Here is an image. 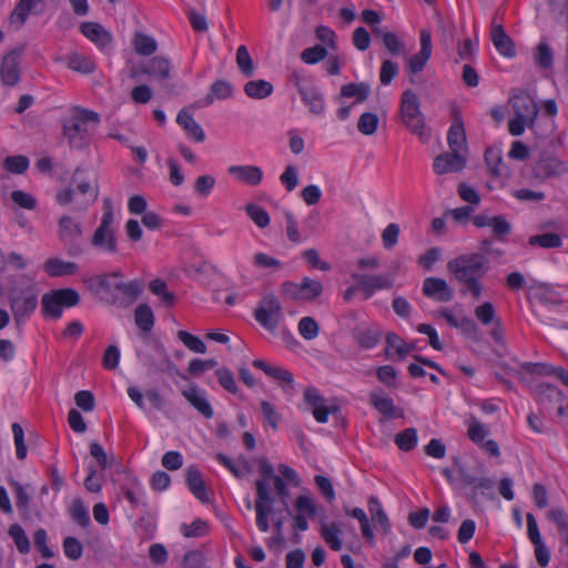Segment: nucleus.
<instances>
[{
    "label": "nucleus",
    "mask_w": 568,
    "mask_h": 568,
    "mask_svg": "<svg viewBox=\"0 0 568 568\" xmlns=\"http://www.w3.org/2000/svg\"><path fill=\"white\" fill-rule=\"evenodd\" d=\"M88 290L109 306L126 308L142 294V280L124 281L122 271L116 270L94 275L85 281Z\"/></svg>",
    "instance_id": "f257e3e1"
},
{
    "label": "nucleus",
    "mask_w": 568,
    "mask_h": 568,
    "mask_svg": "<svg viewBox=\"0 0 568 568\" xmlns=\"http://www.w3.org/2000/svg\"><path fill=\"white\" fill-rule=\"evenodd\" d=\"M447 270L464 286L462 294L469 292L475 300L483 294L481 278L489 271V261L479 253L462 254L447 263Z\"/></svg>",
    "instance_id": "f03ea898"
},
{
    "label": "nucleus",
    "mask_w": 568,
    "mask_h": 568,
    "mask_svg": "<svg viewBox=\"0 0 568 568\" xmlns=\"http://www.w3.org/2000/svg\"><path fill=\"white\" fill-rule=\"evenodd\" d=\"M84 170L78 166L71 176L70 186L60 190L57 193L55 201L60 205L73 203L75 210H87L99 196V185L97 181L83 176Z\"/></svg>",
    "instance_id": "7ed1b4c3"
},
{
    "label": "nucleus",
    "mask_w": 568,
    "mask_h": 568,
    "mask_svg": "<svg viewBox=\"0 0 568 568\" xmlns=\"http://www.w3.org/2000/svg\"><path fill=\"white\" fill-rule=\"evenodd\" d=\"M258 470L262 478L255 481L256 526L261 531L266 532L270 529L268 518L272 513L271 505L273 503V498L270 495L267 480H274V478L278 476L274 474V468L266 457H262L260 459Z\"/></svg>",
    "instance_id": "20e7f679"
},
{
    "label": "nucleus",
    "mask_w": 568,
    "mask_h": 568,
    "mask_svg": "<svg viewBox=\"0 0 568 568\" xmlns=\"http://www.w3.org/2000/svg\"><path fill=\"white\" fill-rule=\"evenodd\" d=\"M399 114L403 124L422 142L428 141L430 136L429 130L426 128L424 115L420 111L419 100L412 89H407L402 93Z\"/></svg>",
    "instance_id": "39448f33"
},
{
    "label": "nucleus",
    "mask_w": 568,
    "mask_h": 568,
    "mask_svg": "<svg viewBox=\"0 0 568 568\" xmlns=\"http://www.w3.org/2000/svg\"><path fill=\"white\" fill-rule=\"evenodd\" d=\"M99 121V114L87 109H81L75 115L65 119L62 123V132L69 145L79 150L84 149L89 144L88 123L98 124Z\"/></svg>",
    "instance_id": "423d86ee"
},
{
    "label": "nucleus",
    "mask_w": 568,
    "mask_h": 568,
    "mask_svg": "<svg viewBox=\"0 0 568 568\" xmlns=\"http://www.w3.org/2000/svg\"><path fill=\"white\" fill-rule=\"evenodd\" d=\"M102 211L101 222L92 234L91 245L101 252L116 254L118 239L115 230L112 226L114 215L110 199H104Z\"/></svg>",
    "instance_id": "0eeeda50"
},
{
    "label": "nucleus",
    "mask_w": 568,
    "mask_h": 568,
    "mask_svg": "<svg viewBox=\"0 0 568 568\" xmlns=\"http://www.w3.org/2000/svg\"><path fill=\"white\" fill-rule=\"evenodd\" d=\"M80 300V294L74 288L52 290L42 296V314L45 318L58 320L62 316L63 308L77 306Z\"/></svg>",
    "instance_id": "6e6552de"
},
{
    "label": "nucleus",
    "mask_w": 568,
    "mask_h": 568,
    "mask_svg": "<svg viewBox=\"0 0 568 568\" xmlns=\"http://www.w3.org/2000/svg\"><path fill=\"white\" fill-rule=\"evenodd\" d=\"M284 317L280 300L273 294H265L254 310L255 321L268 332H275Z\"/></svg>",
    "instance_id": "1a4fd4ad"
},
{
    "label": "nucleus",
    "mask_w": 568,
    "mask_h": 568,
    "mask_svg": "<svg viewBox=\"0 0 568 568\" xmlns=\"http://www.w3.org/2000/svg\"><path fill=\"white\" fill-rule=\"evenodd\" d=\"M280 291L283 296L290 300L311 303L323 293V284L318 280L304 277L301 283L284 281Z\"/></svg>",
    "instance_id": "9d476101"
},
{
    "label": "nucleus",
    "mask_w": 568,
    "mask_h": 568,
    "mask_svg": "<svg viewBox=\"0 0 568 568\" xmlns=\"http://www.w3.org/2000/svg\"><path fill=\"white\" fill-rule=\"evenodd\" d=\"M26 45L21 44L6 53L0 61V82L4 87H16L21 81V57Z\"/></svg>",
    "instance_id": "9b49d317"
},
{
    "label": "nucleus",
    "mask_w": 568,
    "mask_h": 568,
    "mask_svg": "<svg viewBox=\"0 0 568 568\" xmlns=\"http://www.w3.org/2000/svg\"><path fill=\"white\" fill-rule=\"evenodd\" d=\"M568 168L555 156H541L531 168L530 179L534 183H544L548 179L560 176Z\"/></svg>",
    "instance_id": "f8f14e48"
},
{
    "label": "nucleus",
    "mask_w": 568,
    "mask_h": 568,
    "mask_svg": "<svg viewBox=\"0 0 568 568\" xmlns=\"http://www.w3.org/2000/svg\"><path fill=\"white\" fill-rule=\"evenodd\" d=\"M82 235V225L69 215H63L58 222V236L59 240L69 245L68 253L70 255H79L82 250L75 244V241Z\"/></svg>",
    "instance_id": "ddd939ff"
},
{
    "label": "nucleus",
    "mask_w": 568,
    "mask_h": 568,
    "mask_svg": "<svg viewBox=\"0 0 568 568\" xmlns=\"http://www.w3.org/2000/svg\"><path fill=\"white\" fill-rule=\"evenodd\" d=\"M353 280L357 283L365 298H371L376 291L388 290L393 287V280L389 275L378 274H353Z\"/></svg>",
    "instance_id": "4468645a"
},
{
    "label": "nucleus",
    "mask_w": 568,
    "mask_h": 568,
    "mask_svg": "<svg viewBox=\"0 0 568 568\" xmlns=\"http://www.w3.org/2000/svg\"><path fill=\"white\" fill-rule=\"evenodd\" d=\"M423 295L437 302H450L454 298V291L447 282L439 277H426L422 288Z\"/></svg>",
    "instance_id": "2eb2a0df"
},
{
    "label": "nucleus",
    "mask_w": 568,
    "mask_h": 568,
    "mask_svg": "<svg viewBox=\"0 0 568 568\" xmlns=\"http://www.w3.org/2000/svg\"><path fill=\"white\" fill-rule=\"evenodd\" d=\"M466 158L459 152H444L434 159L433 168L436 174L460 172L466 166Z\"/></svg>",
    "instance_id": "dca6fc26"
},
{
    "label": "nucleus",
    "mask_w": 568,
    "mask_h": 568,
    "mask_svg": "<svg viewBox=\"0 0 568 568\" xmlns=\"http://www.w3.org/2000/svg\"><path fill=\"white\" fill-rule=\"evenodd\" d=\"M453 123L447 133V142L453 152H459L466 148V133L460 111L457 106L452 108Z\"/></svg>",
    "instance_id": "f3484780"
},
{
    "label": "nucleus",
    "mask_w": 568,
    "mask_h": 568,
    "mask_svg": "<svg viewBox=\"0 0 568 568\" xmlns=\"http://www.w3.org/2000/svg\"><path fill=\"white\" fill-rule=\"evenodd\" d=\"M369 404L379 414L388 419L400 418L404 415L403 409L395 407L393 398L388 396L383 389L371 392Z\"/></svg>",
    "instance_id": "a211bd4d"
},
{
    "label": "nucleus",
    "mask_w": 568,
    "mask_h": 568,
    "mask_svg": "<svg viewBox=\"0 0 568 568\" xmlns=\"http://www.w3.org/2000/svg\"><path fill=\"white\" fill-rule=\"evenodd\" d=\"M420 50L408 59V70L413 74L422 72L430 59L433 45L432 36L427 30L420 31Z\"/></svg>",
    "instance_id": "6ab92c4d"
},
{
    "label": "nucleus",
    "mask_w": 568,
    "mask_h": 568,
    "mask_svg": "<svg viewBox=\"0 0 568 568\" xmlns=\"http://www.w3.org/2000/svg\"><path fill=\"white\" fill-rule=\"evenodd\" d=\"M185 483L189 490L201 503L206 504L210 501L205 481L201 470L196 466L192 465L185 469Z\"/></svg>",
    "instance_id": "aec40b11"
},
{
    "label": "nucleus",
    "mask_w": 568,
    "mask_h": 568,
    "mask_svg": "<svg viewBox=\"0 0 568 568\" xmlns=\"http://www.w3.org/2000/svg\"><path fill=\"white\" fill-rule=\"evenodd\" d=\"M294 506L298 511L294 517V528L300 531H306L308 529V521L304 514L313 518L317 511L316 505L308 496L301 495L295 499Z\"/></svg>",
    "instance_id": "412c9836"
},
{
    "label": "nucleus",
    "mask_w": 568,
    "mask_h": 568,
    "mask_svg": "<svg viewBox=\"0 0 568 568\" xmlns=\"http://www.w3.org/2000/svg\"><path fill=\"white\" fill-rule=\"evenodd\" d=\"M487 171L490 178H509L510 170L505 164L501 155V151L497 148H487L484 154Z\"/></svg>",
    "instance_id": "4be33fe9"
},
{
    "label": "nucleus",
    "mask_w": 568,
    "mask_h": 568,
    "mask_svg": "<svg viewBox=\"0 0 568 568\" xmlns=\"http://www.w3.org/2000/svg\"><path fill=\"white\" fill-rule=\"evenodd\" d=\"M139 71L142 74L165 80L170 78L171 63L170 60L164 57H153L146 62L141 63Z\"/></svg>",
    "instance_id": "5701e85b"
},
{
    "label": "nucleus",
    "mask_w": 568,
    "mask_h": 568,
    "mask_svg": "<svg viewBox=\"0 0 568 568\" xmlns=\"http://www.w3.org/2000/svg\"><path fill=\"white\" fill-rule=\"evenodd\" d=\"M81 33L92 41L97 47L104 49L108 47L112 37L100 23L97 22H83L80 26Z\"/></svg>",
    "instance_id": "b1692460"
},
{
    "label": "nucleus",
    "mask_w": 568,
    "mask_h": 568,
    "mask_svg": "<svg viewBox=\"0 0 568 568\" xmlns=\"http://www.w3.org/2000/svg\"><path fill=\"white\" fill-rule=\"evenodd\" d=\"M491 41L496 50L504 57L513 58L516 55V48L513 39L506 33L501 24L493 23Z\"/></svg>",
    "instance_id": "393cba45"
},
{
    "label": "nucleus",
    "mask_w": 568,
    "mask_h": 568,
    "mask_svg": "<svg viewBox=\"0 0 568 568\" xmlns=\"http://www.w3.org/2000/svg\"><path fill=\"white\" fill-rule=\"evenodd\" d=\"M253 366L255 368L262 369L268 377L278 382L281 386L284 387L287 385L290 388H293L294 376L290 371L280 366L270 365L263 359H254Z\"/></svg>",
    "instance_id": "a878e982"
},
{
    "label": "nucleus",
    "mask_w": 568,
    "mask_h": 568,
    "mask_svg": "<svg viewBox=\"0 0 568 568\" xmlns=\"http://www.w3.org/2000/svg\"><path fill=\"white\" fill-rule=\"evenodd\" d=\"M227 171L239 181L251 186L258 185L263 179V171L256 165H232Z\"/></svg>",
    "instance_id": "bb28decb"
},
{
    "label": "nucleus",
    "mask_w": 568,
    "mask_h": 568,
    "mask_svg": "<svg viewBox=\"0 0 568 568\" xmlns=\"http://www.w3.org/2000/svg\"><path fill=\"white\" fill-rule=\"evenodd\" d=\"M182 396L192 405L201 415L210 419L214 415V410L209 400L199 393L195 385H192L189 389L182 390Z\"/></svg>",
    "instance_id": "cd10ccee"
},
{
    "label": "nucleus",
    "mask_w": 568,
    "mask_h": 568,
    "mask_svg": "<svg viewBox=\"0 0 568 568\" xmlns=\"http://www.w3.org/2000/svg\"><path fill=\"white\" fill-rule=\"evenodd\" d=\"M301 99L304 104L308 108L310 112L315 115H322L325 110V100L323 94L310 83V88L301 89Z\"/></svg>",
    "instance_id": "c85d7f7f"
},
{
    "label": "nucleus",
    "mask_w": 568,
    "mask_h": 568,
    "mask_svg": "<svg viewBox=\"0 0 568 568\" xmlns=\"http://www.w3.org/2000/svg\"><path fill=\"white\" fill-rule=\"evenodd\" d=\"M44 272L51 277L73 275L78 273L79 265L74 262H67L61 258H48L43 264Z\"/></svg>",
    "instance_id": "c756f323"
},
{
    "label": "nucleus",
    "mask_w": 568,
    "mask_h": 568,
    "mask_svg": "<svg viewBox=\"0 0 568 568\" xmlns=\"http://www.w3.org/2000/svg\"><path fill=\"white\" fill-rule=\"evenodd\" d=\"M564 399V393L557 386L547 383L538 385L537 400L545 409H551L555 403Z\"/></svg>",
    "instance_id": "7c9ffc66"
},
{
    "label": "nucleus",
    "mask_w": 568,
    "mask_h": 568,
    "mask_svg": "<svg viewBox=\"0 0 568 568\" xmlns=\"http://www.w3.org/2000/svg\"><path fill=\"white\" fill-rule=\"evenodd\" d=\"M176 122L194 141L203 142L205 140V132L186 110L183 109L178 113Z\"/></svg>",
    "instance_id": "2f4dec72"
},
{
    "label": "nucleus",
    "mask_w": 568,
    "mask_h": 568,
    "mask_svg": "<svg viewBox=\"0 0 568 568\" xmlns=\"http://www.w3.org/2000/svg\"><path fill=\"white\" fill-rule=\"evenodd\" d=\"M457 471L459 475L460 483L467 487L473 486L475 491H480L484 494L487 490H491L495 486V483L493 479L488 477H476L471 474H469L464 466L458 465Z\"/></svg>",
    "instance_id": "473e14b6"
},
{
    "label": "nucleus",
    "mask_w": 568,
    "mask_h": 568,
    "mask_svg": "<svg viewBox=\"0 0 568 568\" xmlns=\"http://www.w3.org/2000/svg\"><path fill=\"white\" fill-rule=\"evenodd\" d=\"M385 341V354L388 358H392L390 349L395 351L399 359L405 358L413 349H415L414 344L406 343L398 334L393 332L386 335Z\"/></svg>",
    "instance_id": "72a5a7b5"
},
{
    "label": "nucleus",
    "mask_w": 568,
    "mask_h": 568,
    "mask_svg": "<svg viewBox=\"0 0 568 568\" xmlns=\"http://www.w3.org/2000/svg\"><path fill=\"white\" fill-rule=\"evenodd\" d=\"M341 534L339 524L335 521L328 524L323 523L321 525L320 536L333 551H339L343 547V542L339 538Z\"/></svg>",
    "instance_id": "f704fd0d"
},
{
    "label": "nucleus",
    "mask_w": 568,
    "mask_h": 568,
    "mask_svg": "<svg viewBox=\"0 0 568 568\" xmlns=\"http://www.w3.org/2000/svg\"><path fill=\"white\" fill-rule=\"evenodd\" d=\"M38 305V297L33 293H23L11 300V310L16 317L31 314Z\"/></svg>",
    "instance_id": "c9c22d12"
},
{
    "label": "nucleus",
    "mask_w": 568,
    "mask_h": 568,
    "mask_svg": "<svg viewBox=\"0 0 568 568\" xmlns=\"http://www.w3.org/2000/svg\"><path fill=\"white\" fill-rule=\"evenodd\" d=\"M513 108L517 116L525 118L532 122L537 116L538 109L535 101L528 95L516 97Z\"/></svg>",
    "instance_id": "e433bc0d"
},
{
    "label": "nucleus",
    "mask_w": 568,
    "mask_h": 568,
    "mask_svg": "<svg viewBox=\"0 0 568 568\" xmlns=\"http://www.w3.org/2000/svg\"><path fill=\"white\" fill-rule=\"evenodd\" d=\"M134 322L139 329L149 333L153 329L155 318L151 306L146 303L140 304L134 310Z\"/></svg>",
    "instance_id": "4c0bfd02"
},
{
    "label": "nucleus",
    "mask_w": 568,
    "mask_h": 568,
    "mask_svg": "<svg viewBox=\"0 0 568 568\" xmlns=\"http://www.w3.org/2000/svg\"><path fill=\"white\" fill-rule=\"evenodd\" d=\"M371 93V87L365 82H351L342 85L341 95L343 98H355V103L366 101Z\"/></svg>",
    "instance_id": "58836bf2"
},
{
    "label": "nucleus",
    "mask_w": 568,
    "mask_h": 568,
    "mask_svg": "<svg viewBox=\"0 0 568 568\" xmlns=\"http://www.w3.org/2000/svg\"><path fill=\"white\" fill-rule=\"evenodd\" d=\"M67 65L72 71L83 74H91L97 69L94 61L91 58L81 53L70 54L67 60Z\"/></svg>",
    "instance_id": "ea45409f"
},
{
    "label": "nucleus",
    "mask_w": 568,
    "mask_h": 568,
    "mask_svg": "<svg viewBox=\"0 0 568 568\" xmlns=\"http://www.w3.org/2000/svg\"><path fill=\"white\" fill-rule=\"evenodd\" d=\"M244 92L252 99H264L273 93V85L265 80H252L245 83Z\"/></svg>",
    "instance_id": "a19ab883"
},
{
    "label": "nucleus",
    "mask_w": 568,
    "mask_h": 568,
    "mask_svg": "<svg viewBox=\"0 0 568 568\" xmlns=\"http://www.w3.org/2000/svg\"><path fill=\"white\" fill-rule=\"evenodd\" d=\"M491 233L495 240L505 243L508 241L509 235L511 234V224L506 219L505 215H494L491 216L490 226Z\"/></svg>",
    "instance_id": "79ce46f5"
},
{
    "label": "nucleus",
    "mask_w": 568,
    "mask_h": 568,
    "mask_svg": "<svg viewBox=\"0 0 568 568\" xmlns=\"http://www.w3.org/2000/svg\"><path fill=\"white\" fill-rule=\"evenodd\" d=\"M233 94V88L230 82L224 80H217L212 83L210 93L204 98V104L210 105L215 99L224 100Z\"/></svg>",
    "instance_id": "37998d69"
},
{
    "label": "nucleus",
    "mask_w": 568,
    "mask_h": 568,
    "mask_svg": "<svg viewBox=\"0 0 568 568\" xmlns=\"http://www.w3.org/2000/svg\"><path fill=\"white\" fill-rule=\"evenodd\" d=\"M547 518L557 527L564 542L568 546V514L561 508H551Z\"/></svg>",
    "instance_id": "c03bdc74"
},
{
    "label": "nucleus",
    "mask_w": 568,
    "mask_h": 568,
    "mask_svg": "<svg viewBox=\"0 0 568 568\" xmlns=\"http://www.w3.org/2000/svg\"><path fill=\"white\" fill-rule=\"evenodd\" d=\"M135 52L140 55H152L156 49V41L142 32H136L132 41Z\"/></svg>",
    "instance_id": "a18cd8bd"
},
{
    "label": "nucleus",
    "mask_w": 568,
    "mask_h": 568,
    "mask_svg": "<svg viewBox=\"0 0 568 568\" xmlns=\"http://www.w3.org/2000/svg\"><path fill=\"white\" fill-rule=\"evenodd\" d=\"M528 244L544 248H559L562 246V239L557 233H542L530 236Z\"/></svg>",
    "instance_id": "49530a36"
},
{
    "label": "nucleus",
    "mask_w": 568,
    "mask_h": 568,
    "mask_svg": "<svg viewBox=\"0 0 568 568\" xmlns=\"http://www.w3.org/2000/svg\"><path fill=\"white\" fill-rule=\"evenodd\" d=\"M149 290L163 302L165 306H173L176 297L168 290V284L161 278H154L149 283Z\"/></svg>",
    "instance_id": "de8ad7c7"
},
{
    "label": "nucleus",
    "mask_w": 568,
    "mask_h": 568,
    "mask_svg": "<svg viewBox=\"0 0 568 568\" xmlns=\"http://www.w3.org/2000/svg\"><path fill=\"white\" fill-rule=\"evenodd\" d=\"M534 58L536 64L542 70L551 69L554 65V53L546 41H540L537 44Z\"/></svg>",
    "instance_id": "09e8293b"
},
{
    "label": "nucleus",
    "mask_w": 568,
    "mask_h": 568,
    "mask_svg": "<svg viewBox=\"0 0 568 568\" xmlns=\"http://www.w3.org/2000/svg\"><path fill=\"white\" fill-rule=\"evenodd\" d=\"M417 430L414 427L406 428L395 436V444L403 452H410L417 445Z\"/></svg>",
    "instance_id": "8fccbe9b"
},
{
    "label": "nucleus",
    "mask_w": 568,
    "mask_h": 568,
    "mask_svg": "<svg viewBox=\"0 0 568 568\" xmlns=\"http://www.w3.org/2000/svg\"><path fill=\"white\" fill-rule=\"evenodd\" d=\"M209 524L201 518L193 520L190 525L182 524L180 527L181 534L186 538L203 537L209 534Z\"/></svg>",
    "instance_id": "3c124183"
},
{
    "label": "nucleus",
    "mask_w": 568,
    "mask_h": 568,
    "mask_svg": "<svg viewBox=\"0 0 568 568\" xmlns=\"http://www.w3.org/2000/svg\"><path fill=\"white\" fill-rule=\"evenodd\" d=\"M30 165V161L26 155H9L3 161L6 171L12 174H23Z\"/></svg>",
    "instance_id": "603ef678"
},
{
    "label": "nucleus",
    "mask_w": 568,
    "mask_h": 568,
    "mask_svg": "<svg viewBox=\"0 0 568 568\" xmlns=\"http://www.w3.org/2000/svg\"><path fill=\"white\" fill-rule=\"evenodd\" d=\"M36 4V0H19L11 12V22H18L19 27L23 26Z\"/></svg>",
    "instance_id": "864d4df0"
},
{
    "label": "nucleus",
    "mask_w": 568,
    "mask_h": 568,
    "mask_svg": "<svg viewBox=\"0 0 568 568\" xmlns=\"http://www.w3.org/2000/svg\"><path fill=\"white\" fill-rule=\"evenodd\" d=\"M205 565L206 556L201 549L186 551L180 562L181 568H205Z\"/></svg>",
    "instance_id": "5fc2aeb1"
},
{
    "label": "nucleus",
    "mask_w": 568,
    "mask_h": 568,
    "mask_svg": "<svg viewBox=\"0 0 568 568\" xmlns=\"http://www.w3.org/2000/svg\"><path fill=\"white\" fill-rule=\"evenodd\" d=\"M298 333L306 341L315 339L320 334V326L314 317L304 316L298 322Z\"/></svg>",
    "instance_id": "6e6d98bb"
},
{
    "label": "nucleus",
    "mask_w": 568,
    "mask_h": 568,
    "mask_svg": "<svg viewBox=\"0 0 568 568\" xmlns=\"http://www.w3.org/2000/svg\"><path fill=\"white\" fill-rule=\"evenodd\" d=\"M355 338L362 348L369 349L381 342L382 333L378 329L367 328L357 333Z\"/></svg>",
    "instance_id": "4d7b16f0"
},
{
    "label": "nucleus",
    "mask_w": 568,
    "mask_h": 568,
    "mask_svg": "<svg viewBox=\"0 0 568 568\" xmlns=\"http://www.w3.org/2000/svg\"><path fill=\"white\" fill-rule=\"evenodd\" d=\"M245 212L258 227L264 229L268 226L270 215L262 206L250 203L245 206Z\"/></svg>",
    "instance_id": "13d9d810"
},
{
    "label": "nucleus",
    "mask_w": 568,
    "mask_h": 568,
    "mask_svg": "<svg viewBox=\"0 0 568 568\" xmlns=\"http://www.w3.org/2000/svg\"><path fill=\"white\" fill-rule=\"evenodd\" d=\"M178 338L192 352L204 354L206 352L205 343L197 336L186 332L179 331Z\"/></svg>",
    "instance_id": "bf43d9fd"
},
{
    "label": "nucleus",
    "mask_w": 568,
    "mask_h": 568,
    "mask_svg": "<svg viewBox=\"0 0 568 568\" xmlns=\"http://www.w3.org/2000/svg\"><path fill=\"white\" fill-rule=\"evenodd\" d=\"M9 535L13 539L17 549L20 554H28L30 550V541L22 529V527L18 524L11 525L9 528Z\"/></svg>",
    "instance_id": "052dcab7"
},
{
    "label": "nucleus",
    "mask_w": 568,
    "mask_h": 568,
    "mask_svg": "<svg viewBox=\"0 0 568 568\" xmlns=\"http://www.w3.org/2000/svg\"><path fill=\"white\" fill-rule=\"evenodd\" d=\"M378 116L373 112L363 113L357 122V129L362 134L372 135L378 126Z\"/></svg>",
    "instance_id": "680f3d73"
},
{
    "label": "nucleus",
    "mask_w": 568,
    "mask_h": 568,
    "mask_svg": "<svg viewBox=\"0 0 568 568\" xmlns=\"http://www.w3.org/2000/svg\"><path fill=\"white\" fill-rule=\"evenodd\" d=\"M397 372L392 365H383L376 369L377 379L388 388H397Z\"/></svg>",
    "instance_id": "e2e57ef3"
},
{
    "label": "nucleus",
    "mask_w": 568,
    "mask_h": 568,
    "mask_svg": "<svg viewBox=\"0 0 568 568\" xmlns=\"http://www.w3.org/2000/svg\"><path fill=\"white\" fill-rule=\"evenodd\" d=\"M236 63L243 74L250 77L254 72L253 60L245 45H240L236 51Z\"/></svg>",
    "instance_id": "0e129e2a"
},
{
    "label": "nucleus",
    "mask_w": 568,
    "mask_h": 568,
    "mask_svg": "<svg viewBox=\"0 0 568 568\" xmlns=\"http://www.w3.org/2000/svg\"><path fill=\"white\" fill-rule=\"evenodd\" d=\"M220 385L231 394H236L239 388L235 383L234 374L231 369L222 367L215 371Z\"/></svg>",
    "instance_id": "69168bd1"
},
{
    "label": "nucleus",
    "mask_w": 568,
    "mask_h": 568,
    "mask_svg": "<svg viewBox=\"0 0 568 568\" xmlns=\"http://www.w3.org/2000/svg\"><path fill=\"white\" fill-rule=\"evenodd\" d=\"M327 55V50L321 45V44H316L314 47H311V48H306L302 53H301V59L303 62L307 63V64H315L322 60H324Z\"/></svg>",
    "instance_id": "338daca9"
},
{
    "label": "nucleus",
    "mask_w": 568,
    "mask_h": 568,
    "mask_svg": "<svg viewBox=\"0 0 568 568\" xmlns=\"http://www.w3.org/2000/svg\"><path fill=\"white\" fill-rule=\"evenodd\" d=\"M64 555L71 560H78L83 555V546L75 537H65L63 539Z\"/></svg>",
    "instance_id": "774afa93"
}]
</instances>
